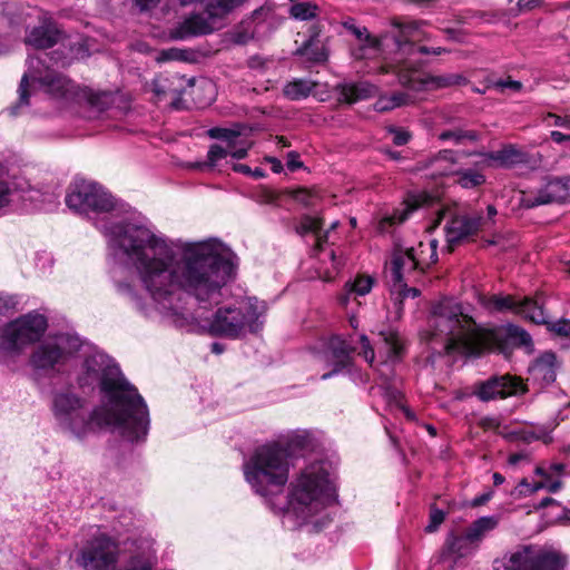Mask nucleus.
<instances>
[{
  "label": "nucleus",
  "instance_id": "f257e3e1",
  "mask_svg": "<svg viewBox=\"0 0 570 570\" xmlns=\"http://www.w3.org/2000/svg\"><path fill=\"white\" fill-rule=\"evenodd\" d=\"M116 247L118 257L137 265L148 297L125 282L117 284V292L142 314L155 309L177 327L233 340L262 327L267 305L256 297L213 312L235 272V256L220 240L173 239L159 229L135 225Z\"/></svg>",
  "mask_w": 570,
  "mask_h": 570
},
{
  "label": "nucleus",
  "instance_id": "f03ea898",
  "mask_svg": "<svg viewBox=\"0 0 570 570\" xmlns=\"http://www.w3.org/2000/svg\"><path fill=\"white\" fill-rule=\"evenodd\" d=\"M292 465L288 450L274 442L258 446L244 462L243 471L252 490L273 510L283 512L285 522L318 531L328 523L327 509L337 499L334 468L328 460L308 463L289 482L286 508L275 507L273 498L283 494Z\"/></svg>",
  "mask_w": 570,
  "mask_h": 570
},
{
  "label": "nucleus",
  "instance_id": "7ed1b4c3",
  "mask_svg": "<svg viewBox=\"0 0 570 570\" xmlns=\"http://www.w3.org/2000/svg\"><path fill=\"white\" fill-rule=\"evenodd\" d=\"M426 340L438 354L476 356L485 351L507 353L517 346L531 347L532 338L523 328L509 324L484 330L464 313L454 298L444 297L432 306Z\"/></svg>",
  "mask_w": 570,
  "mask_h": 570
},
{
  "label": "nucleus",
  "instance_id": "20e7f679",
  "mask_svg": "<svg viewBox=\"0 0 570 570\" xmlns=\"http://www.w3.org/2000/svg\"><path fill=\"white\" fill-rule=\"evenodd\" d=\"M426 340L438 354L476 356L485 351L507 353L517 346L531 347L532 338L523 328L509 324L484 330L464 313L454 298L444 297L432 306Z\"/></svg>",
  "mask_w": 570,
  "mask_h": 570
},
{
  "label": "nucleus",
  "instance_id": "39448f33",
  "mask_svg": "<svg viewBox=\"0 0 570 570\" xmlns=\"http://www.w3.org/2000/svg\"><path fill=\"white\" fill-rule=\"evenodd\" d=\"M73 366H78L76 380L79 387L98 386L102 395L101 403L108 404L109 409L124 416L138 431L148 434V406L111 357L81 341V350L75 355Z\"/></svg>",
  "mask_w": 570,
  "mask_h": 570
},
{
  "label": "nucleus",
  "instance_id": "423d86ee",
  "mask_svg": "<svg viewBox=\"0 0 570 570\" xmlns=\"http://www.w3.org/2000/svg\"><path fill=\"white\" fill-rule=\"evenodd\" d=\"M47 53L29 56L19 88L18 101L9 107L11 116H20L43 92L65 104L76 102L86 109L85 117H99L112 104V96L106 91H94L77 87L70 79L46 65Z\"/></svg>",
  "mask_w": 570,
  "mask_h": 570
},
{
  "label": "nucleus",
  "instance_id": "0eeeda50",
  "mask_svg": "<svg viewBox=\"0 0 570 570\" xmlns=\"http://www.w3.org/2000/svg\"><path fill=\"white\" fill-rule=\"evenodd\" d=\"M86 409L87 400L71 385L51 392L50 411L62 433L77 440H85L97 431L108 430L131 443L145 441L147 433L138 431L124 416L109 409L108 404L100 402L90 412Z\"/></svg>",
  "mask_w": 570,
  "mask_h": 570
},
{
  "label": "nucleus",
  "instance_id": "6e6552de",
  "mask_svg": "<svg viewBox=\"0 0 570 570\" xmlns=\"http://www.w3.org/2000/svg\"><path fill=\"white\" fill-rule=\"evenodd\" d=\"M66 204L71 210L94 220L95 226L105 235L109 256L116 264L132 268L138 275L136 264L117 256L116 245L135 225L158 229L154 224L141 217H118L116 199L95 181L80 179L71 184Z\"/></svg>",
  "mask_w": 570,
  "mask_h": 570
},
{
  "label": "nucleus",
  "instance_id": "1a4fd4ad",
  "mask_svg": "<svg viewBox=\"0 0 570 570\" xmlns=\"http://www.w3.org/2000/svg\"><path fill=\"white\" fill-rule=\"evenodd\" d=\"M423 23L416 21H409L399 26V33L393 38L386 37L385 42L392 41L395 47V57L391 62H385L381 66L382 72H393L397 82L404 87L413 90H421L429 85L438 88L461 85L465 82V78L461 75L450 73L438 77H425L420 68L421 62L417 55H441L446 50L441 47L429 48L425 46H416L425 33L422 30Z\"/></svg>",
  "mask_w": 570,
  "mask_h": 570
},
{
  "label": "nucleus",
  "instance_id": "9d476101",
  "mask_svg": "<svg viewBox=\"0 0 570 570\" xmlns=\"http://www.w3.org/2000/svg\"><path fill=\"white\" fill-rule=\"evenodd\" d=\"M181 6L200 3L202 12H191L170 30L174 40H187L210 35L225 26V19L243 0H176Z\"/></svg>",
  "mask_w": 570,
  "mask_h": 570
},
{
  "label": "nucleus",
  "instance_id": "9b49d317",
  "mask_svg": "<svg viewBox=\"0 0 570 570\" xmlns=\"http://www.w3.org/2000/svg\"><path fill=\"white\" fill-rule=\"evenodd\" d=\"M81 338L71 333H56L41 341L31 352L29 364L33 371L45 374H63L73 366Z\"/></svg>",
  "mask_w": 570,
  "mask_h": 570
},
{
  "label": "nucleus",
  "instance_id": "f8f14e48",
  "mask_svg": "<svg viewBox=\"0 0 570 570\" xmlns=\"http://www.w3.org/2000/svg\"><path fill=\"white\" fill-rule=\"evenodd\" d=\"M48 326L47 318L28 313L0 328V365L12 366L24 347L38 341Z\"/></svg>",
  "mask_w": 570,
  "mask_h": 570
},
{
  "label": "nucleus",
  "instance_id": "ddd939ff",
  "mask_svg": "<svg viewBox=\"0 0 570 570\" xmlns=\"http://www.w3.org/2000/svg\"><path fill=\"white\" fill-rule=\"evenodd\" d=\"M564 566L559 552L535 544L518 546L503 557L504 570H564Z\"/></svg>",
  "mask_w": 570,
  "mask_h": 570
},
{
  "label": "nucleus",
  "instance_id": "4468645a",
  "mask_svg": "<svg viewBox=\"0 0 570 570\" xmlns=\"http://www.w3.org/2000/svg\"><path fill=\"white\" fill-rule=\"evenodd\" d=\"M208 137L220 140L222 144H214L207 153V161L194 164V168H214L218 161L230 156L235 159H244L252 147V141L243 137L239 131L230 128L214 127L207 130Z\"/></svg>",
  "mask_w": 570,
  "mask_h": 570
},
{
  "label": "nucleus",
  "instance_id": "2eb2a0df",
  "mask_svg": "<svg viewBox=\"0 0 570 570\" xmlns=\"http://www.w3.org/2000/svg\"><path fill=\"white\" fill-rule=\"evenodd\" d=\"M438 242L431 239L428 244L421 242L417 248H410L406 252L399 250L394 253L391 261L390 277L400 283L405 272L416 268L423 269L438 261Z\"/></svg>",
  "mask_w": 570,
  "mask_h": 570
},
{
  "label": "nucleus",
  "instance_id": "dca6fc26",
  "mask_svg": "<svg viewBox=\"0 0 570 570\" xmlns=\"http://www.w3.org/2000/svg\"><path fill=\"white\" fill-rule=\"evenodd\" d=\"M116 561L117 546L105 534L88 541L77 558V562L85 570H110Z\"/></svg>",
  "mask_w": 570,
  "mask_h": 570
},
{
  "label": "nucleus",
  "instance_id": "f3484780",
  "mask_svg": "<svg viewBox=\"0 0 570 570\" xmlns=\"http://www.w3.org/2000/svg\"><path fill=\"white\" fill-rule=\"evenodd\" d=\"M497 209L494 206L487 207V216L479 214L473 216H456L453 217L445 226V237L449 250L468 238L476 234L479 230L487 228L492 224Z\"/></svg>",
  "mask_w": 570,
  "mask_h": 570
},
{
  "label": "nucleus",
  "instance_id": "a211bd4d",
  "mask_svg": "<svg viewBox=\"0 0 570 570\" xmlns=\"http://www.w3.org/2000/svg\"><path fill=\"white\" fill-rule=\"evenodd\" d=\"M480 303L490 312L512 311L533 323L546 322V312L542 305L531 298L517 301L509 295H491L482 296Z\"/></svg>",
  "mask_w": 570,
  "mask_h": 570
},
{
  "label": "nucleus",
  "instance_id": "6ab92c4d",
  "mask_svg": "<svg viewBox=\"0 0 570 570\" xmlns=\"http://www.w3.org/2000/svg\"><path fill=\"white\" fill-rule=\"evenodd\" d=\"M38 193L24 178H12L8 167L0 163V217L8 213L16 195H20L24 200L33 202L38 199L33 194Z\"/></svg>",
  "mask_w": 570,
  "mask_h": 570
},
{
  "label": "nucleus",
  "instance_id": "aec40b11",
  "mask_svg": "<svg viewBox=\"0 0 570 570\" xmlns=\"http://www.w3.org/2000/svg\"><path fill=\"white\" fill-rule=\"evenodd\" d=\"M560 177L546 178L539 186L521 191L520 204L525 208H534L551 203H561Z\"/></svg>",
  "mask_w": 570,
  "mask_h": 570
},
{
  "label": "nucleus",
  "instance_id": "412c9836",
  "mask_svg": "<svg viewBox=\"0 0 570 570\" xmlns=\"http://www.w3.org/2000/svg\"><path fill=\"white\" fill-rule=\"evenodd\" d=\"M193 85L194 79H186L179 75H160L151 81L150 90L157 101L170 99L171 106L177 109L186 87Z\"/></svg>",
  "mask_w": 570,
  "mask_h": 570
},
{
  "label": "nucleus",
  "instance_id": "4be33fe9",
  "mask_svg": "<svg viewBox=\"0 0 570 570\" xmlns=\"http://www.w3.org/2000/svg\"><path fill=\"white\" fill-rule=\"evenodd\" d=\"M524 391V386L519 379L503 375L494 376L479 384L475 394L482 401H490L497 397H507L517 395Z\"/></svg>",
  "mask_w": 570,
  "mask_h": 570
},
{
  "label": "nucleus",
  "instance_id": "5701e85b",
  "mask_svg": "<svg viewBox=\"0 0 570 570\" xmlns=\"http://www.w3.org/2000/svg\"><path fill=\"white\" fill-rule=\"evenodd\" d=\"M354 347L340 336L332 337L326 343V358L332 362L333 370L324 373L321 379L327 380L348 367L352 361Z\"/></svg>",
  "mask_w": 570,
  "mask_h": 570
},
{
  "label": "nucleus",
  "instance_id": "b1692460",
  "mask_svg": "<svg viewBox=\"0 0 570 570\" xmlns=\"http://www.w3.org/2000/svg\"><path fill=\"white\" fill-rule=\"evenodd\" d=\"M564 471L562 463H552L548 468L537 466L535 474L541 476L539 482L530 483L525 479L520 482L521 487H525L530 493H534L541 489H547L551 493H557L562 488L561 475Z\"/></svg>",
  "mask_w": 570,
  "mask_h": 570
},
{
  "label": "nucleus",
  "instance_id": "393cba45",
  "mask_svg": "<svg viewBox=\"0 0 570 570\" xmlns=\"http://www.w3.org/2000/svg\"><path fill=\"white\" fill-rule=\"evenodd\" d=\"M428 199L426 195H409L406 200L395 208L393 213L384 215L379 222V230L381 233L389 232L390 227L396 226L405 222L409 215L421 207Z\"/></svg>",
  "mask_w": 570,
  "mask_h": 570
},
{
  "label": "nucleus",
  "instance_id": "a878e982",
  "mask_svg": "<svg viewBox=\"0 0 570 570\" xmlns=\"http://www.w3.org/2000/svg\"><path fill=\"white\" fill-rule=\"evenodd\" d=\"M559 366L557 355L551 351H546L533 361L529 372L534 381L548 385L556 381Z\"/></svg>",
  "mask_w": 570,
  "mask_h": 570
},
{
  "label": "nucleus",
  "instance_id": "bb28decb",
  "mask_svg": "<svg viewBox=\"0 0 570 570\" xmlns=\"http://www.w3.org/2000/svg\"><path fill=\"white\" fill-rule=\"evenodd\" d=\"M462 153L444 149L432 156L426 164L433 176H455L461 166Z\"/></svg>",
  "mask_w": 570,
  "mask_h": 570
},
{
  "label": "nucleus",
  "instance_id": "cd10ccee",
  "mask_svg": "<svg viewBox=\"0 0 570 570\" xmlns=\"http://www.w3.org/2000/svg\"><path fill=\"white\" fill-rule=\"evenodd\" d=\"M374 284V277L365 274H358L353 281L345 283L342 293L338 295L340 304L346 306L352 299L365 296L371 292Z\"/></svg>",
  "mask_w": 570,
  "mask_h": 570
},
{
  "label": "nucleus",
  "instance_id": "c85d7f7f",
  "mask_svg": "<svg viewBox=\"0 0 570 570\" xmlns=\"http://www.w3.org/2000/svg\"><path fill=\"white\" fill-rule=\"evenodd\" d=\"M379 354L384 362H394L400 358L403 351L402 338L394 330L382 331L379 334Z\"/></svg>",
  "mask_w": 570,
  "mask_h": 570
},
{
  "label": "nucleus",
  "instance_id": "c756f323",
  "mask_svg": "<svg viewBox=\"0 0 570 570\" xmlns=\"http://www.w3.org/2000/svg\"><path fill=\"white\" fill-rule=\"evenodd\" d=\"M59 30L52 23H42L29 31L26 43L36 49H47L55 46L59 39Z\"/></svg>",
  "mask_w": 570,
  "mask_h": 570
},
{
  "label": "nucleus",
  "instance_id": "7c9ffc66",
  "mask_svg": "<svg viewBox=\"0 0 570 570\" xmlns=\"http://www.w3.org/2000/svg\"><path fill=\"white\" fill-rule=\"evenodd\" d=\"M377 91L379 89L376 86L367 81H360L344 85L341 89V98L347 104H354L358 100L373 97Z\"/></svg>",
  "mask_w": 570,
  "mask_h": 570
},
{
  "label": "nucleus",
  "instance_id": "2f4dec72",
  "mask_svg": "<svg viewBox=\"0 0 570 570\" xmlns=\"http://www.w3.org/2000/svg\"><path fill=\"white\" fill-rule=\"evenodd\" d=\"M323 227L322 218L311 215H304L296 225V233L301 236L312 234L316 238V246L321 249L323 244L327 242L328 230L324 234L321 233Z\"/></svg>",
  "mask_w": 570,
  "mask_h": 570
},
{
  "label": "nucleus",
  "instance_id": "473e14b6",
  "mask_svg": "<svg viewBox=\"0 0 570 570\" xmlns=\"http://www.w3.org/2000/svg\"><path fill=\"white\" fill-rule=\"evenodd\" d=\"M444 547L449 553L462 558L471 554L478 546L465 531L463 534L450 533L445 540Z\"/></svg>",
  "mask_w": 570,
  "mask_h": 570
},
{
  "label": "nucleus",
  "instance_id": "72a5a7b5",
  "mask_svg": "<svg viewBox=\"0 0 570 570\" xmlns=\"http://www.w3.org/2000/svg\"><path fill=\"white\" fill-rule=\"evenodd\" d=\"M318 30L312 29L309 38L303 42L297 50L299 55L306 57L314 62H323L327 59V52L323 45L318 41Z\"/></svg>",
  "mask_w": 570,
  "mask_h": 570
},
{
  "label": "nucleus",
  "instance_id": "f704fd0d",
  "mask_svg": "<svg viewBox=\"0 0 570 570\" xmlns=\"http://www.w3.org/2000/svg\"><path fill=\"white\" fill-rule=\"evenodd\" d=\"M499 520L498 515L481 517L466 529V532L471 540L478 546L487 533L498 527Z\"/></svg>",
  "mask_w": 570,
  "mask_h": 570
},
{
  "label": "nucleus",
  "instance_id": "c9c22d12",
  "mask_svg": "<svg viewBox=\"0 0 570 570\" xmlns=\"http://www.w3.org/2000/svg\"><path fill=\"white\" fill-rule=\"evenodd\" d=\"M315 87V82L307 79H294L287 82L283 88V94L291 100H302L307 98Z\"/></svg>",
  "mask_w": 570,
  "mask_h": 570
},
{
  "label": "nucleus",
  "instance_id": "e433bc0d",
  "mask_svg": "<svg viewBox=\"0 0 570 570\" xmlns=\"http://www.w3.org/2000/svg\"><path fill=\"white\" fill-rule=\"evenodd\" d=\"M521 153L512 146L485 154V158L498 166L510 167L521 161Z\"/></svg>",
  "mask_w": 570,
  "mask_h": 570
},
{
  "label": "nucleus",
  "instance_id": "4c0bfd02",
  "mask_svg": "<svg viewBox=\"0 0 570 570\" xmlns=\"http://www.w3.org/2000/svg\"><path fill=\"white\" fill-rule=\"evenodd\" d=\"M410 100L409 95L404 92H394L391 96H381L375 101L373 108L375 111L385 112L393 110L397 107L407 105Z\"/></svg>",
  "mask_w": 570,
  "mask_h": 570
},
{
  "label": "nucleus",
  "instance_id": "58836bf2",
  "mask_svg": "<svg viewBox=\"0 0 570 570\" xmlns=\"http://www.w3.org/2000/svg\"><path fill=\"white\" fill-rule=\"evenodd\" d=\"M455 176L458 177L455 181L466 189L479 187L485 183V176L481 171L472 168L463 169L462 165Z\"/></svg>",
  "mask_w": 570,
  "mask_h": 570
},
{
  "label": "nucleus",
  "instance_id": "ea45409f",
  "mask_svg": "<svg viewBox=\"0 0 570 570\" xmlns=\"http://www.w3.org/2000/svg\"><path fill=\"white\" fill-rule=\"evenodd\" d=\"M318 12V6L311 1L296 2L289 8V16L302 21L316 18Z\"/></svg>",
  "mask_w": 570,
  "mask_h": 570
},
{
  "label": "nucleus",
  "instance_id": "a19ab883",
  "mask_svg": "<svg viewBox=\"0 0 570 570\" xmlns=\"http://www.w3.org/2000/svg\"><path fill=\"white\" fill-rule=\"evenodd\" d=\"M441 140H452L456 145H461L464 141H476L479 139V134L474 130H465V129H452L445 130L440 134Z\"/></svg>",
  "mask_w": 570,
  "mask_h": 570
},
{
  "label": "nucleus",
  "instance_id": "79ce46f5",
  "mask_svg": "<svg viewBox=\"0 0 570 570\" xmlns=\"http://www.w3.org/2000/svg\"><path fill=\"white\" fill-rule=\"evenodd\" d=\"M344 28L348 30L352 35L356 37L360 41L365 40L371 47L374 49V47L377 45L375 40L371 39L366 28H360L355 26L353 20H347L343 23ZM386 38L382 40V46H390L391 41L385 42Z\"/></svg>",
  "mask_w": 570,
  "mask_h": 570
},
{
  "label": "nucleus",
  "instance_id": "37998d69",
  "mask_svg": "<svg viewBox=\"0 0 570 570\" xmlns=\"http://www.w3.org/2000/svg\"><path fill=\"white\" fill-rule=\"evenodd\" d=\"M189 52L187 50L178 49V48H169L159 51L156 60L158 62L165 61H186L188 60Z\"/></svg>",
  "mask_w": 570,
  "mask_h": 570
},
{
  "label": "nucleus",
  "instance_id": "c03bdc74",
  "mask_svg": "<svg viewBox=\"0 0 570 570\" xmlns=\"http://www.w3.org/2000/svg\"><path fill=\"white\" fill-rule=\"evenodd\" d=\"M153 560L150 556H134L120 570H151Z\"/></svg>",
  "mask_w": 570,
  "mask_h": 570
},
{
  "label": "nucleus",
  "instance_id": "a18cd8bd",
  "mask_svg": "<svg viewBox=\"0 0 570 570\" xmlns=\"http://www.w3.org/2000/svg\"><path fill=\"white\" fill-rule=\"evenodd\" d=\"M153 560L150 556H134L120 570H151Z\"/></svg>",
  "mask_w": 570,
  "mask_h": 570
},
{
  "label": "nucleus",
  "instance_id": "49530a36",
  "mask_svg": "<svg viewBox=\"0 0 570 570\" xmlns=\"http://www.w3.org/2000/svg\"><path fill=\"white\" fill-rule=\"evenodd\" d=\"M313 443L312 436L304 431L296 432L288 440V446L293 450H306Z\"/></svg>",
  "mask_w": 570,
  "mask_h": 570
},
{
  "label": "nucleus",
  "instance_id": "de8ad7c7",
  "mask_svg": "<svg viewBox=\"0 0 570 570\" xmlns=\"http://www.w3.org/2000/svg\"><path fill=\"white\" fill-rule=\"evenodd\" d=\"M541 324H546L550 332L559 336L570 338V320L561 318L556 322H549L546 317V322H542Z\"/></svg>",
  "mask_w": 570,
  "mask_h": 570
},
{
  "label": "nucleus",
  "instance_id": "09e8293b",
  "mask_svg": "<svg viewBox=\"0 0 570 570\" xmlns=\"http://www.w3.org/2000/svg\"><path fill=\"white\" fill-rule=\"evenodd\" d=\"M385 397H387L389 401L394 402L402 410V412L404 413L406 419H409V420L415 419V414L409 407H406L402 404V402H401L402 395L399 390L391 389V387L386 389Z\"/></svg>",
  "mask_w": 570,
  "mask_h": 570
},
{
  "label": "nucleus",
  "instance_id": "8fccbe9b",
  "mask_svg": "<svg viewBox=\"0 0 570 570\" xmlns=\"http://www.w3.org/2000/svg\"><path fill=\"white\" fill-rule=\"evenodd\" d=\"M291 196L297 203H301L305 206H311L314 204L315 194L306 188H297L291 191Z\"/></svg>",
  "mask_w": 570,
  "mask_h": 570
},
{
  "label": "nucleus",
  "instance_id": "3c124183",
  "mask_svg": "<svg viewBox=\"0 0 570 570\" xmlns=\"http://www.w3.org/2000/svg\"><path fill=\"white\" fill-rule=\"evenodd\" d=\"M36 268L39 269L41 274H46L50 272L52 266V257L48 253H39L35 258Z\"/></svg>",
  "mask_w": 570,
  "mask_h": 570
},
{
  "label": "nucleus",
  "instance_id": "603ef678",
  "mask_svg": "<svg viewBox=\"0 0 570 570\" xmlns=\"http://www.w3.org/2000/svg\"><path fill=\"white\" fill-rule=\"evenodd\" d=\"M445 513L443 510L432 508L430 513V523L426 525V532H434L438 527L444 521Z\"/></svg>",
  "mask_w": 570,
  "mask_h": 570
},
{
  "label": "nucleus",
  "instance_id": "864d4df0",
  "mask_svg": "<svg viewBox=\"0 0 570 570\" xmlns=\"http://www.w3.org/2000/svg\"><path fill=\"white\" fill-rule=\"evenodd\" d=\"M360 342H361L360 354L364 357V360L366 362H368L372 365L374 362V358H375V353H374L373 347L370 344L367 336L361 335Z\"/></svg>",
  "mask_w": 570,
  "mask_h": 570
},
{
  "label": "nucleus",
  "instance_id": "5fc2aeb1",
  "mask_svg": "<svg viewBox=\"0 0 570 570\" xmlns=\"http://www.w3.org/2000/svg\"><path fill=\"white\" fill-rule=\"evenodd\" d=\"M17 305V299L12 295L0 294V313L7 315L11 313Z\"/></svg>",
  "mask_w": 570,
  "mask_h": 570
},
{
  "label": "nucleus",
  "instance_id": "6e6d98bb",
  "mask_svg": "<svg viewBox=\"0 0 570 570\" xmlns=\"http://www.w3.org/2000/svg\"><path fill=\"white\" fill-rule=\"evenodd\" d=\"M391 282L393 283L394 289L399 291L400 295L402 297H416L420 294V291L414 287H407L405 284H403V279L399 283H395L391 277Z\"/></svg>",
  "mask_w": 570,
  "mask_h": 570
},
{
  "label": "nucleus",
  "instance_id": "4d7b16f0",
  "mask_svg": "<svg viewBox=\"0 0 570 570\" xmlns=\"http://www.w3.org/2000/svg\"><path fill=\"white\" fill-rule=\"evenodd\" d=\"M498 90L504 91L507 89L512 91H519L522 88V83L517 80H498L493 85Z\"/></svg>",
  "mask_w": 570,
  "mask_h": 570
},
{
  "label": "nucleus",
  "instance_id": "13d9d810",
  "mask_svg": "<svg viewBox=\"0 0 570 570\" xmlns=\"http://www.w3.org/2000/svg\"><path fill=\"white\" fill-rule=\"evenodd\" d=\"M286 166L291 171H295L303 166V163L299 160L298 154L291 151L287 154Z\"/></svg>",
  "mask_w": 570,
  "mask_h": 570
},
{
  "label": "nucleus",
  "instance_id": "bf43d9fd",
  "mask_svg": "<svg viewBox=\"0 0 570 570\" xmlns=\"http://www.w3.org/2000/svg\"><path fill=\"white\" fill-rule=\"evenodd\" d=\"M391 132L393 134V142L396 146L405 145L410 139V134L405 130L392 129Z\"/></svg>",
  "mask_w": 570,
  "mask_h": 570
},
{
  "label": "nucleus",
  "instance_id": "052dcab7",
  "mask_svg": "<svg viewBox=\"0 0 570 570\" xmlns=\"http://www.w3.org/2000/svg\"><path fill=\"white\" fill-rule=\"evenodd\" d=\"M548 118L553 119V125L558 127H563L570 129V115L559 116L556 114H549Z\"/></svg>",
  "mask_w": 570,
  "mask_h": 570
},
{
  "label": "nucleus",
  "instance_id": "680f3d73",
  "mask_svg": "<svg viewBox=\"0 0 570 570\" xmlns=\"http://www.w3.org/2000/svg\"><path fill=\"white\" fill-rule=\"evenodd\" d=\"M277 200V196L274 191L269 190V189H264L259 196H258V202L261 204H268V205H273L275 204Z\"/></svg>",
  "mask_w": 570,
  "mask_h": 570
},
{
  "label": "nucleus",
  "instance_id": "e2e57ef3",
  "mask_svg": "<svg viewBox=\"0 0 570 570\" xmlns=\"http://www.w3.org/2000/svg\"><path fill=\"white\" fill-rule=\"evenodd\" d=\"M561 180V199L562 202H570V177H560Z\"/></svg>",
  "mask_w": 570,
  "mask_h": 570
},
{
  "label": "nucleus",
  "instance_id": "0e129e2a",
  "mask_svg": "<svg viewBox=\"0 0 570 570\" xmlns=\"http://www.w3.org/2000/svg\"><path fill=\"white\" fill-rule=\"evenodd\" d=\"M493 495V492L492 491H488L485 493H482L481 495H478L475 497L470 505L473 507V508H476V507H480V505H483L485 504L488 501H490V499L492 498Z\"/></svg>",
  "mask_w": 570,
  "mask_h": 570
},
{
  "label": "nucleus",
  "instance_id": "69168bd1",
  "mask_svg": "<svg viewBox=\"0 0 570 570\" xmlns=\"http://www.w3.org/2000/svg\"><path fill=\"white\" fill-rule=\"evenodd\" d=\"M551 139L557 144H562L563 141H570V135H566L560 131H552Z\"/></svg>",
  "mask_w": 570,
  "mask_h": 570
},
{
  "label": "nucleus",
  "instance_id": "338daca9",
  "mask_svg": "<svg viewBox=\"0 0 570 570\" xmlns=\"http://www.w3.org/2000/svg\"><path fill=\"white\" fill-rule=\"evenodd\" d=\"M159 0H135L140 10H147L155 7Z\"/></svg>",
  "mask_w": 570,
  "mask_h": 570
},
{
  "label": "nucleus",
  "instance_id": "774afa93",
  "mask_svg": "<svg viewBox=\"0 0 570 570\" xmlns=\"http://www.w3.org/2000/svg\"><path fill=\"white\" fill-rule=\"evenodd\" d=\"M267 161L272 165V169L274 173H281L282 169H283V164L281 160L274 158V157H269L267 158Z\"/></svg>",
  "mask_w": 570,
  "mask_h": 570
}]
</instances>
